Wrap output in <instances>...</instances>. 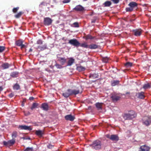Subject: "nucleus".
<instances>
[{"mask_svg": "<svg viewBox=\"0 0 151 151\" xmlns=\"http://www.w3.org/2000/svg\"><path fill=\"white\" fill-rule=\"evenodd\" d=\"M103 104V103H100L99 102L96 103L95 104V106L98 110H101L102 109Z\"/></svg>", "mask_w": 151, "mask_h": 151, "instance_id": "17", "label": "nucleus"}, {"mask_svg": "<svg viewBox=\"0 0 151 151\" xmlns=\"http://www.w3.org/2000/svg\"><path fill=\"white\" fill-rule=\"evenodd\" d=\"M137 4L136 2L134 1H132L130 2L128 4V6L133 9L135 7H137Z\"/></svg>", "mask_w": 151, "mask_h": 151, "instance_id": "16", "label": "nucleus"}, {"mask_svg": "<svg viewBox=\"0 0 151 151\" xmlns=\"http://www.w3.org/2000/svg\"><path fill=\"white\" fill-rule=\"evenodd\" d=\"M19 128L22 130H28L30 131L32 130V129L30 126H28L26 125H19Z\"/></svg>", "mask_w": 151, "mask_h": 151, "instance_id": "13", "label": "nucleus"}, {"mask_svg": "<svg viewBox=\"0 0 151 151\" xmlns=\"http://www.w3.org/2000/svg\"><path fill=\"white\" fill-rule=\"evenodd\" d=\"M11 66V65L8 63H5L3 64L1 66L2 69H5L8 68Z\"/></svg>", "mask_w": 151, "mask_h": 151, "instance_id": "14", "label": "nucleus"}, {"mask_svg": "<svg viewBox=\"0 0 151 151\" xmlns=\"http://www.w3.org/2000/svg\"><path fill=\"white\" fill-rule=\"evenodd\" d=\"M24 13V12H18L14 16L16 18H19L21 15Z\"/></svg>", "mask_w": 151, "mask_h": 151, "instance_id": "31", "label": "nucleus"}, {"mask_svg": "<svg viewBox=\"0 0 151 151\" xmlns=\"http://www.w3.org/2000/svg\"><path fill=\"white\" fill-rule=\"evenodd\" d=\"M19 7H15L13 8L12 9V11L14 13H16L19 10Z\"/></svg>", "mask_w": 151, "mask_h": 151, "instance_id": "41", "label": "nucleus"}, {"mask_svg": "<svg viewBox=\"0 0 151 151\" xmlns=\"http://www.w3.org/2000/svg\"><path fill=\"white\" fill-rule=\"evenodd\" d=\"M47 4L45 2H42L40 5V6L41 7H42V6H47Z\"/></svg>", "mask_w": 151, "mask_h": 151, "instance_id": "45", "label": "nucleus"}, {"mask_svg": "<svg viewBox=\"0 0 151 151\" xmlns=\"http://www.w3.org/2000/svg\"><path fill=\"white\" fill-rule=\"evenodd\" d=\"M17 132H12V137L13 139H14L16 138L17 136Z\"/></svg>", "mask_w": 151, "mask_h": 151, "instance_id": "38", "label": "nucleus"}, {"mask_svg": "<svg viewBox=\"0 0 151 151\" xmlns=\"http://www.w3.org/2000/svg\"><path fill=\"white\" fill-rule=\"evenodd\" d=\"M32 49L31 48H30L29 50V52H32Z\"/></svg>", "mask_w": 151, "mask_h": 151, "instance_id": "59", "label": "nucleus"}, {"mask_svg": "<svg viewBox=\"0 0 151 151\" xmlns=\"http://www.w3.org/2000/svg\"><path fill=\"white\" fill-rule=\"evenodd\" d=\"M34 99V98L33 97H30L29 98V99L30 100H32Z\"/></svg>", "mask_w": 151, "mask_h": 151, "instance_id": "57", "label": "nucleus"}, {"mask_svg": "<svg viewBox=\"0 0 151 151\" xmlns=\"http://www.w3.org/2000/svg\"><path fill=\"white\" fill-rule=\"evenodd\" d=\"M3 144L6 146H9V144H8V141L6 142L5 141H3Z\"/></svg>", "mask_w": 151, "mask_h": 151, "instance_id": "50", "label": "nucleus"}, {"mask_svg": "<svg viewBox=\"0 0 151 151\" xmlns=\"http://www.w3.org/2000/svg\"><path fill=\"white\" fill-rule=\"evenodd\" d=\"M143 124L146 126H148L151 124V117L145 116L142 119Z\"/></svg>", "mask_w": 151, "mask_h": 151, "instance_id": "4", "label": "nucleus"}, {"mask_svg": "<svg viewBox=\"0 0 151 151\" xmlns=\"http://www.w3.org/2000/svg\"><path fill=\"white\" fill-rule=\"evenodd\" d=\"M22 139H25V137H22Z\"/></svg>", "mask_w": 151, "mask_h": 151, "instance_id": "61", "label": "nucleus"}, {"mask_svg": "<svg viewBox=\"0 0 151 151\" xmlns=\"http://www.w3.org/2000/svg\"><path fill=\"white\" fill-rule=\"evenodd\" d=\"M24 151H33V147H27Z\"/></svg>", "mask_w": 151, "mask_h": 151, "instance_id": "46", "label": "nucleus"}, {"mask_svg": "<svg viewBox=\"0 0 151 151\" xmlns=\"http://www.w3.org/2000/svg\"><path fill=\"white\" fill-rule=\"evenodd\" d=\"M35 134L38 136L41 137L44 134V130H36Z\"/></svg>", "mask_w": 151, "mask_h": 151, "instance_id": "11", "label": "nucleus"}, {"mask_svg": "<svg viewBox=\"0 0 151 151\" xmlns=\"http://www.w3.org/2000/svg\"><path fill=\"white\" fill-rule=\"evenodd\" d=\"M144 5L145 6H146V5H147V4H145Z\"/></svg>", "mask_w": 151, "mask_h": 151, "instance_id": "62", "label": "nucleus"}, {"mask_svg": "<svg viewBox=\"0 0 151 151\" xmlns=\"http://www.w3.org/2000/svg\"><path fill=\"white\" fill-rule=\"evenodd\" d=\"M52 22V20L49 17L44 18V24L45 25L48 26L51 24Z\"/></svg>", "mask_w": 151, "mask_h": 151, "instance_id": "7", "label": "nucleus"}, {"mask_svg": "<svg viewBox=\"0 0 151 151\" xmlns=\"http://www.w3.org/2000/svg\"><path fill=\"white\" fill-rule=\"evenodd\" d=\"M88 46L89 45H87V43L85 42L81 44L80 43V45H79V46H80L86 48H88Z\"/></svg>", "mask_w": 151, "mask_h": 151, "instance_id": "28", "label": "nucleus"}, {"mask_svg": "<svg viewBox=\"0 0 151 151\" xmlns=\"http://www.w3.org/2000/svg\"><path fill=\"white\" fill-rule=\"evenodd\" d=\"M19 73L17 71H14L10 74V76L13 78H16L18 76Z\"/></svg>", "mask_w": 151, "mask_h": 151, "instance_id": "19", "label": "nucleus"}, {"mask_svg": "<svg viewBox=\"0 0 151 151\" xmlns=\"http://www.w3.org/2000/svg\"><path fill=\"white\" fill-rule=\"evenodd\" d=\"M55 65L57 68L58 69H61L63 68L62 66L59 64H56Z\"/></svg>", "mask_w": 151, "mask_h": 151, "instance_id": "44", "label": "nucleus"}, {"mask_svg": "<svg viewBox=\"0 0 151 151\" xmlns=\"http://www.w3.org/2000/svg\"><path fill=\"white\" fill-rule=\"evenodd\" d=\"M3 90V88L2 86H0V91H2Z\"/></svg>", "mask_w": 151, "mask_h": 151, "instance_id": "58", "label": "nucleus"}, {"mask_svg": "<svg viewBox=\"0 0 151 151\" xmlns=\"http://www.w3.org/2000/svg\"><path fill=\"white\" fill-rule=\"evenodd\" d=\"M42 43L43 41L41 40H38L37 42V44L38 45H42Z\"/></svg>", "mask_w": 151, "mask_h": 151, "instance_id": "48", "label": "nucleus"}, {"mask_svg": "<svg viewBox=\"0 0 151 151\" xmlns=\"http://www.w3.org/2000/svg\"><path fill=\"white\" fill-rule=\"evenodd\" d=\"M106 136L107 138H108L110 139L111 136L109 134H107L106 135Z\"/></svg>", "mask_w": 151, "mask_h": 151, "instance_id": "56", "label": "nucleus"}, {"mask_svg": "<svg viewBox=\"0 0 151 151\" xmlns=\"http://www.w3.org/2000/svg\"><path fill=\"white\" fill-rule=\"evenodd\" d=\"M68 91H67L66 92L63 93L62 94L63 96L65 98H67L69 96V95L68 94Z\"/></svg>", "mask_w": 151, "mask_h": 151, "instance_id": "37", "label": "nucleus"}, {"mask_svg": "<svg viewBox=\"0 0 151 151\" xmlns=\"http://www.w3.org/2000/svg\"><path fill=\"white\" fill-rule=\"evenodd\" d=\"M68 43L76 47L79 46L80 45V42L76 39H73L69 40Z\"/></svg>", "mask_w": 151, "mask_h": 151, "instance_id": "6", "label": "nucleus"}, {"mask_svg": "<svg viewBox=\"0 0 151 151\" xmlns=\"http://www.w3.org/2000/svg\"><path fill=\"white\" fill-rule=\"evenodd\" d=\"M134 35L137 36H139L141 34V31L139 30H134Z\"/></svg>", "mask_w": 151, "mask_h": 151, "instance_id": "25", "label": "nucleus"}, {"mask_svg": "<svg viewBox=\"0 0 151 151\" xmlns=\"http://www.w3.org/2000/svg\"><path fill=\"white\" fill-rule=\"evenodd\" d=\"M114 4H117L119 3V0H111Z\"/></svg>", "mask_w": 151, "mask_h": 151, "instance_id": "49", "label": "nucleus"}, {"mask_svg": "<svg viewBox=\"0 0 151 151\" xmlns=\"http://www.w3.org/2000/svg\"><path fill=\"white\" fill-rule=\"evenodd\" d=\"M119 83V80H114L111 82V86H114L118 85Z\"/></svg>", "mask_w": 151, "mask_h": 151, "instance_id": "26", "label": "nucleus"}, {"mask_svg": "<svg viewBox=\"0 0 151 151\" xmlns=\"http://www.w3.org/2000/svg\"><path fill=\"white\" fill-rule=\"evenodd\" d=\"M5 49V47L3 46H0V52H2Z\"/></svg>", "mask_w": 151, "mask_h": 151, "instance_id": "47", "label": "nucleus"}, {"mask_svg": "<svg viewBox=\"0 0 151 151\" xmlns=\"http://www.w3.org/2000/svg\"><path fill=\"white\" fill-rule=\"evenodd\" d=\"M70 26L72 27H79L78 23L77 22H75L72 24L70 25Z\"/></svg>", "mask_w": 151, "mask_h": 151, "instance_id": "33", "label": "nucleus"}, {"mask_svg": "<svg viewBox=\"0 0 151 151\" xmlns=\"http://www.w3.org/2000/svg\"><path fill=\"white\" fill-rule=\"evenodd\" d=\"M132 63L127 62L125 64V66L127 68H129L132 66Z\"/></svg>", "mask_w": 151, "mask_h": 151, "instance_id": "34", "label": "nucleus"}, {"mask_svg": "<svg viewBox=\"0 0 151 151\" xmlns=\"http://www.w3.org/2000/svg\"><path fill=\"white\" fill-rule=\"evenodd\" d=\"M133 9L131 7H129L126 8V10L127 12H131L133 11Z\"/></svg>", "mask_w": 151, "mask_h": 151, "instance_id": "42", "label": "nucleus"}, {"mask_svg": "<svg viewBox=\"0 0 151 151\" xmlns=\"http://www.w3.org/2000/svg\"><path fill=\"white\" fill-rule=\"evenodd\" d=\"M86 40L92 39H93V37L90 35H87L86 37Z\"/></svg>", "mask_w": 151, "mask_h": 151, "instance_id": "39", "label": "nucleus"}, {"mask_svg": "<svg viewBox=\"0 0 151 151\" xmlns=\"http://www.w3.org/2000/svg\"><path fill=\"white\" fill-rule=\"evenodd\" d=\"M67 91L70 96L71 95H76L79 93H81L83 91V89L80 86L74 89H68Z\"/></svg>", "mask_w": 151, "mask_h": 151, "instance_id": "1", "label": "nucleus"}, {"mask_svg": "<svg viewBox=\"0 0 151 151\" xmlns=\"http://www.w3.org/2000/svg\"><path fill=\"white\" fill-rule=\"evenodd\" d=\"M70 0H63V3H67L69 2Z\"/></svg>", "mask_w": 151, "mask_h": 151, "instance_id": "51", "label": "nucleus"}, {"mask_svg": "<svg viewBox=\"0 0 151 151\" xmlns=\"http://www.w3.org/2000/svg\"><path fill=\"white\" fill-rule=\"evenodd\" d=\"M38 104L37 103H34L32 104V106L31 107V109L33 110L34 109L37 108L38 106Z\"/></svg>", "mask_w": 151, "mask_h": 151, "instance_id": "35", "label": "nucleus"}, {"mask_svg": "<svg viewBox=\"0 0 151 151\" xmlns=\"http://www.w3.org/2000/svg\"><path fill=\"white\" fill-rule=\"evenodd\" d=\"M110 139L112 141H118L119 140V138L117 135L113 134L111 135Z\"/></svg>", "mask_w": 151, "mask_h": 151, "instance_id": "15", "label": "nucleus"}, {"mask_svg": "<svg viewBox=\"0 0 151 151\" xmlns=\"http://www.w3.org/2000/svg\"><path fill=\"white\" fill-rule=\"evenodd\" d=\"M41 108L44 110L47 111L48 109V106L47 104L43 103L41 105Z\"/></svg>", "mask_w": 151, "mask_h": 151, "instance_id": "20", "label": "nucleus"}, {"mask_svg": "<svg viewBox=\"0 0 151 151\" xmlns=\"http://www.w3.org/2000/svg\"><path fill=\"white\" fill-rule=\"evenodd\" d=\"M86 68L85 67L82 66H77L76 68V69L79 72L83 71H84Z\"/></svg>", "mask_w": 151, "mask_h": 151, "instance_id": "24", "label": "nucleus"}, {"mask_svg": "<svg viewBox=\"0 0 151 151\" xmlns=\"http://www.w3.org/2000/svg\"><path fill=\"white\" fill-rule=\"evenodd\" d=\"M65 119L67 121H70L71 122L73 121L75 119V116L71 114H69L66 115L65 116Z\"/></svg>", "mask_w": 151, "mask_h": 151, "instance_id": "8", "label": "nucleus"}, {"mask_svg": "<svg viewBox=\"0 0 151 151\" xmlns=\"http://www.w3.org/2000/svg\"><path fill=\"white\" fill-rule=\"evenodd\" d=\"M144 92L141 91L140 92L137 93L136 94V96L138 98L141 99H143L145 97Z\"/></svg>", "mask_w": 151, "mask_h": 151, "instance_id": "9", "label": "nucleus"}, {"mask_svg": "<svg viewBox=\"0 0 151 151\" xmlns=\"http://www.w3.org/2000/svg\"><path fill=\"white\" fill-rule=\"evenodd\" d=\"M24 114L26 116H27L29 115L30 114V113L29 112H24Z\"/></svg>", "mask_w": 151, "mask_h": 151, "instance_id": "54", "label": "nucleus"}, {"mask_svg": "<svg viewBox=\"0 0 151 151\" xmlns=\"http://www.w3.org/2000/svg\"><path fill=\"white\" fill-rule=\"evenodd\" d=\"M58 60L60 62L62 65H63L66 62V60L65 58L58 57Z\"/></svg>", "mask_w": 151, "mask_h": 151, "instance_id": "18", "label": "nucleus"}, {"mask_svg": "<svg viewBox=\"0 0 151 151\" xmlns=\"http://www.w3.org/2000/svg\"><path fill=\"white\" fill-rule=\"evenodd\" d=\"M111 5V3L110 1H107L105 2L103 4V5L104 7L109 6Z\"/></svg>", "mask_w": 151, "mask_h": 151, "instance_id": "27", "label": "nucleus"}, {"mask_svg": "<svg viewBox=\"0 0 151 151\" xmlns=\"http://www.w3.org/2000/svg\"><path fill=\"white\" fill-rule=\"evenodd\" d=\"M136 116L135 112L133 111H129L128 113H125L122 116L125 120H131L135 117Z\"/></svg>", "mask_w": 151, "mask_h": 151, "instance_id": "2", "label": "nucleus"}, {"mask_svg": "<svg viewBox=\"0 0 151 151\" xmlns=\"http://www.w3.org/2000/svg\"><path fill=\"white\" fill-rule=\"evenodd\" d=\"M99 75L98 74L94 73L92 75H91L90 76H91L93 78H98L99 77Z\"/></svg>", "mask_w": 151, "mask_h": 151, "instance_id": "40", "label": "nucleus"}, {"mask_svg": "<svg viewBox=\"0 0 151 151\" xmlns=\"http://www.w3.org/2000/svg\"><path fill=\"white\" fill-rule=\"evenodd\" d=\"M101 142L98 140H96L94 141L92 144L90 145L93 148L96 150H99L101 149Z\"/></svg>", "mask_w": 151, "mask_h": 151, "instance_id": "3", "label": "nucleus"}, {"mask_svg": "<svg viewBox=\"0 0 151 151\" xmlns=\"http://www.w3.org/2000/svg\"><path fill=\"white\" fill-rule=\"evenodd\" d=\"M9 96L10 98H12L14 96V94L13 93H11L9 94Z\"/></svg>", "mask_w": 151, "mask_h": 151, "instance_id": "53", "label": "nucleus"}, {"mask_svg": "<svg viewBox=\"0 0 151 151\" xmlns=\"http://www.w3.org/2000/svg\"><path fill=\"white\" fill-rule=\"evenodd\" d=\"M75 60L73 58H70L69 59L68 63L67 66H71L74 62Z\"/></svg>", "mask_w": 151, "mask_h": 151, "instance_id": "21", "label": "nucleus"}, {"mask_svg": "<svg viewBox=\"0 0 151 151\" xmlns=\"http://www.w3.org/2000/svg\"><path fill=\"white\" fill-rule=\"evenodd\" d=\"M150 88V85L149 83L145 84L143 87V88L145 89H147Z\"/></svg>", "mask_w": 151, "mask_h": 151, "instance_id": "32", "label": "nucleus"}, {"mask_svg": "<svg viewBox=\"0 0 151 151\" xmlns=\"http://www.w3.org/2000/svg\"><path fill=\"white\" fill-rule=\"evenodd\" d=\"M98 46L95 44H92L89 45L88 48L91 49H96L98 48Z\"/></svg>", "mask_w": 151, "mask_h": 151, "instance_id": "22", "label": "nucleus"}, {"mask_svg": "<svg viewBox=\"0 0 151 151\" xmlns=\"http://www.w3.org/2000/svg\"><path fill=\"white\" fill-rule=\"evenodd\" d=\"M150 149V147L149 146L144 145L140 146L139 151H149Z\"/></svg>", "mask_w": 151, "mask_h": 151, "instance_id": "10", "label": "nucleus"}, {"mask_svg": "<svg viewBox=\"0 0 151 151\" xmlns=\"http://www.w3.org/2000/svg\"><path fill=\"white\" fill-rule=\"evenodd\" d=\"M20 47H21V49H22L23 48H24L25 47V45L22 44L21 45Z\"/></svg>", "mask_w": 151, "mask_h": 151, "instance_id": "55", "label": "nucleus"}, {"mask_svg": "<svg viewBox=\"0 0 151 151\" xmlns=\"http://www.w3.org/2000/svg\"><path fill=\"white\" fill-rule=\"evenodd\" d=\"M22 43L23 41L20 40L17 41L15 42L16 45L18 46H20Z\"/></svg>", "mask_w": 151, "mask_h": 151, "instance_id": "30", "label": "nucleus"}, {"mask_svg": "<svg viewBox=\"0 0 151 151\" xmlns=\"http://www.w3.org/2000/svg\"><path fill=\"white\" fill-rule=\"evenodd\" d=\"M74 9L77 11H83L84 10V8L81 5L76 6Z\"/></svg>", "mask_w": 151, "mask_h": 151, "instance_id": "12", "label": "nucleus"}, {"mask_svg": "<svg viewBox=\"0 0 151 151\" xmlns=\"http://www.w3.org/2000/svg\"><path fill=\"white\" fill-rule=\"evenodd\" d=\"M109 58L107 57L103 58L102 59V60L104 62L107 63L108 62Z\"/></svg>", "mask_w": 151, "mask_h": 151, "instance_id": "43", "label": "nucleus"}, {"mask_svg": "<svg viewBox=\"0 0 151 151\" xmlns=\"http://www.w3.org/2000/svg\"><path fill=\"white\" fill-rule=\"evenodd\" d=\"M13 88L14 89L18 90L20 89V86L18 84L16 83L14 86Z\"/></svg>", "mask_w": 151, "mask_h": 151, "instance_id": "36", "label": "nucleus"}, {"mask_svg": "<svg viewBox=\"0 0 151 151\" xmlns=\"http://www.w3.org/2000/svg\"><path fill=\"white\" fill-rule=\"evenodd\" d=\"M121 97L119 95L115 93H112L111 94V98L113 102H116L119 100Z\"/></svg>", "mask_w": 151, "mask_h": 151, "instance_id": "5", "label": "nucleus"}, {"mask_svg": "<svg viewBox=\"0 0 151 151\" xmlns=\"http://www.w3.org/2000/svg\"><path fill=\"white\" fill-rule=\"evenodd\" d=\"M96 20V18H94V19H92L91 21V23H95Z\"/></svg>", "mask_w": 151, "mask_h": 151, "instance_id": "52", "label": "nucleus"}, {"mask_svg": "<svg viewBox=\"0 0 151 151\" xmlns=\"http://www.w3.org/2000/svg\"><path fill=\"white\" fill-rule=\"evenodd\" d=\"M126 94H130V93L129 92H127L126 93Z\"/></svg>", "mask_w": 151, "mask_h": 151, "instance_id": "60", "label": "nucleus"}, {"mask_svg": "<svg viewBox=\"0 0 151 151\" xmlns=\"http://www.w3.org/2000/svg\"><path fill=\"white\" fill-rule=\"evenodd\" d=\"M9 146H11L14 145L15 142V139H12L8 141Z\"/></svg>", "mask_w": 151, "mask_h": 151, "instance_id": "29", "label": "nucleus"}, {"mask_svg": "<svg viewBox=\"0 0 151 151\" xmlns=\"http://www.w3.org/2000/svg\"><path fill=\"white\" fill-rule=\"evenodd\" d=\"M47 48V45L46 44H45L42 46H38L37 49H40V50L42 51Z\"/></svg>", "mask_w": 151, "mask_h": 151, "instance_id": "23", "label": "nucleus"}]
</instances>
